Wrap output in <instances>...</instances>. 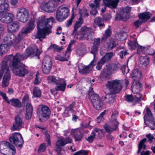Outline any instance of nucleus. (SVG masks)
I'll return each instance as SVG.
<instances>
[{"label": "nucleus", "mask_w": 155, "mask_h": 155, "mask_svg": "<svg viewBox=\"0 0 155 155\" xmlns=\"http://www.w3.org/2000/svg\"><path fill=\"white\" fill-rule=\"evenodd\" d=\"M73 106L71 105L66 108L63 114L64 117H68L70 115V113H73Z\"/></svg>", "instance_id": "c9c22d12"}, {"label": "nucleus", "mask_w": 155, "mask_h": 155, "mask_svg": "<svg viewBox=\"0 0 155 155\" xmlns=\"http://www.w3.org/2000/svg\"><path fill=\"white\" fill-rule=\"evenodd\" d=\"M9 101L10 104L14 107H19L21 106V101L17 99H12Z\"/></svg>", "instance_id": "e433bc0d"}, {"label": "nucleus", "mask_w": 155, "mask_h": 155, "mask_svg": "<svg viewBox=\"0 0 155 155\" xmlns=\"http://www.w3.org/2000/svg\"><path fill=\"white\" fill-rule=\"evenodd\" d=\"M151 16V14L147 12L140 13L138 15L140 19L143 22H146L148 20Z\"/></svg>", "instance_id": "c756f323"}, {"label": "nucleus", "mask_w": 155, "mask_h": 155, "mask_svg": "<svg viewBox=\"0 0 155 155\" xmlns=\"http://www.w3.org/2000/svg\"><path fill=\"white\" fill-rule=\"evenodd\" d=\"M128 44L130 49L132 50L135 49L138 45L136 40L134 41H130Z\"/></svg>", "instance_id": "58836bf2"}, {"label": "nucleus", "mask_w": 155, "mask_h": 155, "mask_svg": "<svg viewBox=\"0 0 155 155\" xmlns=\"http://www.w3.org/2000/svg\"><path fill=\"white\" fill-rule=\"evenodd\" d=\"M113 56L114 53L112 52L106 54L103 58L107 61L110 60Z\"/></svg>", "instance_id": "49530a36"}, {"label": "nucleus", "mask_w": 155, "mask_h": 155, "mask_svg": "<svg viewBox=\"0 0 155 155\" xmlns=\"http://www.w3.org/2000/svg\"><path fill=\"white\" fill-rule=\"evenodd\" d=\"M12 71L15 75L20 76H24L28 72L26 68H12Z\"/></svg>", "instance_id": "cd10ccee"}, {"label": "nucleus", "mask_w": 155, "mask_h": 155, "mask_svg": "<svg viewBox=\"0 0 155 155\" xmlns=\"http://www.w3.org/2000/svg\"><path fill=\"white\" fill-rule=\"evenodd\" d=\"M63 49L62 47H59L56 45L51 44L48 48V49H51L53 50L54 51L60 52Z\"/></svg>", "instance_id": "ea45409f"}, {"label": "nucleus", "mask_w": 155, "mask_h": 155, "mask_svg": "<svg viewBox=\"0 0 155 155\" xmlns=\"http://www.w3.org/2000/svg\"><path fill=\"white\" fill-rule=\"evenodd\" d=\"M80 11H79V13L80 14L81 17V16H84V17H86L88 16V14L87 12V10L86 9H84L82 13H80Z\"/></svg>", "instance_id": "680f3d73"}, {"label": "nucleus", "mask_w": 155, "mask_h": 155, "mask_svg": "<svg viewBox=\"0 0 155 155\" xmlns=\"http://www.w3.org/2000/svg\"><path fill=\"white\" fill-rule=\"evenodd\" d=\"M92 71L91 68H78L79 72L81 74H86Z\"/></svg>", "instance_id": "a18cd8bd"}, {"label": "nucleus", "mask_w": 155, "mask_h": 155, "mask_svg": "<svg viewBox=\"0 0 155 155\" xmlns=\"http://www.w3.org/2000/svg\"><path fill=\"white\" fill-rule=\"evenodd\" d=\"M10 144L6 141H3L0 143V151L8 149Z\"/></svg>", "instance_id": "79ce46f5"}, {"label": "nucleus", "mask_w": 155, "mask_h": 155, "mask_svg": "<svg viewBox=\"0 0 155 155\" xmlns=\"http://www.w3.org/2000/svg\"><path fill=\"white\" fill-rule=\"evenodd\" d=\"M26 111L32 112L33 108L32 106L30 103H28L26 104Z\"/></svg>", "instance_id": "4d7b16f0"}, {"label": "nucleus", "mask_w": 155, "mask_h": 155, "mask_svg": "<svg viewBox=\"0 0 155 155\" xmlns=\"http://www.w3.org/2000/svg\"><path fill=\"white\" fill-rule=\"evenodd\" d=\"M74 15L73 14L71 18L67 21V23L66 24V26L67 27H69L71 25L72 21L74 19Z\"/></svg>", "instance_id": "603ef678"}, {"label": "nucleus", "mask_w": 155, "mask_h": 155, "mask_svg": "<svg viewBox=\"0 0 155 155\" xmlns=\"http://www.w3.org/2000/svg\"><path fill=\"white\" fill-rule=\"evenodd\" d=\"M47 80L48 83L58 85L56 87L57 90L64 91L66 84L63 79L56 77L54 76H50L48 77Z\"/></svg>", "instance_id": "20e7f679"}, {"label": "nucleus", "mask_w": 155, "mask_h": 155, "mask_svg": "<svg viewBox=\"0 0 155 155\" xmlns=\"http://www.w3.org/2000/svg\"><path fill=\"white\" fill-rule=\"evenodd\" d=\"M106 110H104L102 112L100 115L97 118V120L98 123H100L104 119L103 116L106 113Z\"/></svg>", "instance_id": "8fccbe9b"}, {"label": "nucleus", "mask_w": 155, "mask_h": 155, "mask_svg": "<svg viewBox=\"0 0 155 155\" xmlns=\"http://www.w3.org/2000/svg\"><path fill=\"white\" fill-rule=\"evenodd\" d=\"M32 114V112L26 111L25 118L26 119L29 120L31 119Z\"/></svg>", "instance_id": "338daca9"}, {"label": "nucleus", "mask_w": 155, "mask_h": 155, "mask_svg": "<svg viewBox=\"0 0 155 155\" xmlns=\"http://www.w3.org/2000/svg\"><path fill=\"white\" fill-rule=\"evenodd\" d=\"M121 82V81L117 79L107 81L106 86L111 93L107 94L102 97L104 102L111 104L114 102L115 94L119 93L122 89Z\"/></svg>", "instance_id": "f03ea898"}, {"label": "nucleus", "mask_w": 155, "mask_h": 155, "mask_svg": "<svg viewBox=\"0 0 155 155\" xmlns=\"http://www.w3.org/2000/svg\"><path fill=\"white\" fill-rule=\"evenodd\" d=\"M126 100L128 102H130L132 101H134V98L131 95H127L126 97Z\"/></svg>", "instance_id": "69168bd1"}, {"label": "nucleus", "mask_w": 155, "mask_h": 155, "mask_svg": "<svg viewBox=\"0 0 155 155\" xmlns=\"http://www.w3.org/2000/svg\"><path fill=\"white\" fill-rule=\"evenodd\" d=\"M127 54V51H121L119 53V55L120 56V58L121 59H122L123 58L124 56H125Z\"/></svg>", "instance_id": "0e129e2a"}, {"label": "nucleus", "mask_w": 155, "mask_h": 155, "mask_svg": "<svg viewBox=\"0 0 155 155\" xmlns=\"http://www.w3.org/2000/svg\"><path fill=\"white\" fill-rule=\"evenodd\" d=\"M39 74L38 72L36 75V78L34 82L35 84H38L40 83L41 80L39 77Z\"/></svg>", "instance_id": "864d4df0"}, {"label": "nucleus", "mask_w": 155, "mask_h": 155, "mask_svg": "<svg viewBox=\"0 0 155 155\" xmlns=\"http://www.w3.org/2000/svg\"><path fill=\"white\" fill-rule=\"evenodd\" d=\"M23 119L19 116H17L15 117V121L11 129L12 131L19 130L22 127L23 124Z\"/></svg>", "instance_id": "2eb2a0df"}, {"label": "nucleus", "mask_w": 155, "mask_h": 155, "mask_svg": "<svg viewBox=\"0 0 155 155\" xmlns=\"http://www.w3.org/2000/svg\"><path fill=\"white\" fill-rule=\"evenodd\" d=\"M110 29H108L106 30L105 33L103 35L101 40L103 41H105L107 38L110 36Z\"/></svg>", "instance_id": "de8ad7c7"}, {"label": "nucleus", "mask_w": 155, "mask_h": 155, "mask_svg": "<svg viewBox=\"0 0 155 155\" xmlns=\"http://www.w3.org/2000/svg\"><path fill=\"white\" fill-rule=\"evenodd\" d=\"M8 155H15L16 153L15 147L11 144H10L8 149Z\"/></svg>", "instance_id": "37998d69"}, {"label": "nucleus", "mask_w": 155, "mask_h": 155, "mask_svg": "<svg viewBox=\"0 0 155 155\" xmlns=\"http://www.w3.org/2000/svg\"><path fill=\"white\" fill-rule=\"evenodd\" d=\"M97 26L99 27L104 26L103 20L101 17H96L94 21V27L96 28Z\"/></svg>", "instance_id": "2f4dec72"}, {"label": "nucleus", "mask_w": 155, "mask_h": 155, "mask_svg": "<svg viewBox=\"0 0 155 155\" xmlns=\"http://www.w3.org/2000/svg\"><path fill=\"white\" fill-rule=\"evenodd\" d=\"M117 45V43L116 41L114 39L110 38L107 41L105 45V47L107 50H109L113 49Z\"/></svg>", "instance_id": "4be33fe9"}, {"label": "nucleus", "mask_w": 155, "mask_h": 155, "mask_svg": "<svg viewBox=\"0 0 155 155\" xmlns=\"http://www.w3.org/2000/svg\"><path fill=\"white\" fill-rule=\"evenodd\" d=\"M146 140V138H144L140 142L138 145V150L137 151V153H139L140 152L142 148L143 149H145L146 148V146L144 143Z\"/></svg>", "instance_id": "4c0bfd02"}, {"label": "nucleus", "mask_w": 155, "mask_h": 155, "mask_svg": "<svg viewBox=\"0 0 155 155\" xmlns=\"http://www.w3.org/2000/svg\"><path fill=\"white\" fill-rule=\"evenodd\" d=\"M72 142V140L69 137L66 138L62 137L59 138L56 143V150L58 153H60L61 147L67 143H71Z\"/></svg>", "instance_id": "4468645a"}, {"label": "nucleus", "mask_w": 155, "mask_h": 155, "mask_svg": "<svg viewBox=\"0 0 155 155\" xmlns=\"http://www.w3.org/2000/svg\"><path fill=\"white\" fill-rule=\"evenodd\" d=\"M131 75L134 80H139L142 78V73L138 68H134L132 71Z\"/></svg>", "instance_id": "393cba45"}, {"label": "nucleus", "mask_w": 155, "mask_h": 155, "mask_svg": "<svg viewBox=\"0 0 155 155\" xmlns=\"http://www.w3.org/2000/svg\"><path fill=\"white\" fill-rule=\"evenodd\" d=\"M131 11V8L127 6L123 8V11L124 13H128Z\"/></svg>", "instance_id": "774afa93"}, {"label": "nucleus", "mask_w": 155, "mask_h": 155, "mask_svg": "<svg viewBox=\"0 0 155 155\" xmlns=\"http://www.w3.org/2000/svg\"><path fill=\"white\" fill-rule=\"evenodd\" d=\"M46 146L45 143H42L40 145L38 150V152L39 153L45 151L46 150Z\"/></svg>", "instance_id": "3c124183"}, {"label": "nucleus", "mask_w": 155, "mask_h": 155, "mask_svg": "<svg viewBox=\"0 0 155 155\" xmlns=\"http://www.w3.org/2000/svg\"><path fill=\"white\" fill-rule=\"evenodd\" d=\"M103 134V130H100L97 128H96L92 131L91 135L88 137L86 140L89 143H91L94 141L96 135H98V137H100V136H101V135Z\"/></svg>", "instance_id": "a211bd4d"}, {"label": "nucleus", "mask_w": 155, "mask_h": 155, "mask_svg": "<svg viewBox=\"0 0 155 155\" xmlns=\"http://www.w3.org/2000/svg\"><path fill=\"white\" fill-rule=\"evenodd\" d=\"M119 2V0H104V4L111 8H116Z\"/></svg>", "instance_id": "b1692460"}, {"label": "nucleus", "mask_w": 155, "mask_h": 155, "mask_svg": "<svg viewBox=\"0 0 155 155\" xmlns=\"http://www.w3.org/2000/svg\"><path fill=\"white\" fill-rule=\"evenodd\" d=\"M83 20L82 17H80L79 19V21L76 22L74 26V29L73 31L74 33L81 26V24L83 23Z\"/></svg>", "instance_id": "c03bdc74"}, {"label": "nucleus", "mask_w": 155, "mask_h": 155, "mask_svg": "<svg viewBox=\"0 0 155 155\" xmlns=\"http://www.w3.org/2000/svg\"><path fill=\"white\" fill-rule=\"evenodd\" d=\"M117 71L116 68H104L101 72L100 77L108 78L109 75L115 73Z\"/></svg>", "instance_id": "aec40b11"}, {"label": "nucleus", "mask_w": 155, "mask_h": 155, "mask_svg": "<svg viewBox=\"0 0 155 155\" xmlns=\"http://www.w3.org/2000/svg\"><path fill=\"white\" fill-rule=\"evenodd\" d=\"M142 89V84L139 81H134L132 86V91L134 93H138Z\"/></svg>", "instance_id": "5701e85b"}, {"label": "nucleus", "mask_w": 155, "mask_h": 155, "mask_svg": "<svg viewBox=\"0 0 155 155\" xmlns=\"http://www.w3.org/2000/svg\"><path fill=\"white\" fill-rule=\"evenodd\" d=\"M4 72H5V74L2 81V86L3 87H5L9 84V81L11 77L10 72L8 68H0V80Z\"/></svg>", "instance_id": "ddd939ff"}, {"label": "nucleus", "mask_w": 155, "mask_h": 155, "mask_svg": "<svg viewBox=\"0 0 155 155\" xmlns=\"http://www.w3.org/2000/svg\"><path fill=\"white\" fill-rule=\"evenodd\" d=\"M100 45V39L97 38L94 39L93 45L98 48Z\"/></svg>", "instance_id": "5fc2aeb1"}, {"label": "nucleus", "mask_w": 155, "mask_h": 155, "mask_svg": "<svg viewBox=\"0 0 155 155\" xmlns=\"http://www.w3.org/2000/svg\"><path fill=\"white\" fill-rule=\"evenodd\" d=\"M114 114H118V112L116 111L114 112L112 115L110 121L111 125H109L106 124L104 126V129L108 133H111L116 130L117 128V125L119 124V123L117 121L115 118Z\"/></svg>", "instance_id": "6e6552de"}, {"label": "nucleus", "mask_w": 155, "mask_h": 155, "mask_svg": "<svg viewBox=\"0 0 155 155\" xmlns=\"http://www.w3.org/2000/svg\"><path fill=\"white\" fill-rule=\"evenodd\" d=\"M41 54L38 48L35 46L33 47H28L26 53L22 55H17L13 57L12 66V68H24V65L20 62V60L27 58L31 55L38 56Z\"/></svg>", "instance_id": "7ed1b4c3"}, {"label": "nucleus", "mask_w": 155, "mask_h": 155, "mask_svg": "<svg viewBox=\"0 0 155 155\" xmlns=\"http://www.w3.org/2000/svg\"><path fill=\"white\" fill-rule=\"evenodd\" d=\"M17 19L22 23H25L29 19L30 14L28 11L24 8H20L18 9L16 15Z\"/></svg>", "instance_id": "39448f33"}, {"label": "nucleus", "mask_w": 155, "mask_h": 155, "mask_svg": "<svg viewBox=\"0 0 155 155\" xmlns=\"http://www.w3.org/2000/svg\"><path fill=\"white\" fill-rule=\"evenodd\" d=\"M52 65L51 58L49 56L45 57L43 61L42 67L45 68H51Z\"/></svg>", "instance_id": "c85d7f7f"}, {"label": "nucleus", "mask_w": 155, "mask_h": 155, "mask_svg": "<svg viewBox=\"0 0 155 155\" xmlns=\"http://www.w3.org/2000/svg\"><path fill=\"white\" fill-rule=\"evenodd\" d=\"M150 58L147 56H141L139 58V61L140 64L146 67L148 64Z\"/></svg>", "instance_id": "7c9ffc66"}, {"label": "nucleus", "mask_w": 155, "mask_h": 155, "mask_svg": "<svg viewBox=\"0 0 155 155\" xmlns=\"http://www.w3.org/2000/svg\"><path fill=\"white\" fill-rule=\"evenodd\" d=\"M89 98L94 107L98 110H101L103 107V103L99 96L92 92L89 93Z\"/></svg>", "instance_id": "0eeeda50"}, {"label": "nucleus", "mask_w": 155, "mask_h": 155, "mask_svg": "<svg viewBox=\"0 0 155 155\" xmlns=\"http://www.w3.org/2000/svg\"><path fill=\"white\" fill-rule=\"evenodd\" d=\"M137 47V53L139 55H142L143 54H147L149 55H153L155 54V51L152 53L150 52H148L147 50L148 49L147 48L142 47L139 45H138Z\"/></svg>", "instance_id": "a878e982"}, {"label": "nucleus", "mask_w": 155, "mask_h": 155, "mask_svg": "<svg viewBox=\"0 0 155 155\" xmlns=\"http://www.w3.org/2000/svg\"><path fill=\"white\" fill-rule=\"evenodd\" d=\"M19 29V23L17 21H14L8 25V30L11 32H15Z\"/></svg>", "instance_id": "bb28decb"}, {"label": "nucleus", "mask_w": 155, "mask_h": 155, "mask_svg": "<svg viewBox=\"0 0 155 155\" xmlns=\"http://www.w3.org/2000/svg\"><path fill=\"white\" fill-rule=\"evenodd\" d=\"M98 48L93 45L91 47V53L94 54L95 56V54L98 50Z\"/></svg>", "instance_id": "052dcab7"}, {"label": "nucleus", "mask_w": 155, "mask_h": 155, "mask_svg": "<svg viewBox=\"0 0 155 155\" xmlns=\"http://www.w3.org/2000/svg\"><path fill=\"white\" fill-rule=\"evenodd\" d=\"M82 134V129L81 128L72 129L71 133L75 138V141H81L83 137Z\"/></svg>", "instance_id": "6ab92c4d"}, {"label": "nucleus", "mask_w": 155, "mask_h": 155, "mask_svg": "<svg viewBox=\"0 0 155 155\" xmlns=\"http://www.w3.org/2000/svg\"><path fill=\"white\" fill-rule=\"evenodd\" d=\"M93 33L92 29L86 26L82 27L78 33V38L81 39L85 38L87 40H90L92 37V34Z\"/></svg>", "instance_id": "1a4fd4ad"}, {"label": "nucleus", "mask_w": 155, "mask_h": 155, "mask_svg": "<svg viewBox=\"0 0 155 155\" xmlns=\"http://www.w3.org/2000/svg\"><path fill=\"white\" fill-rule=\"evenodd\" d=\"M100 0H94V3H92L90 5L91 9L90 13L92 15L95 16L97 13V9L100 5Z\"/></svg>", "instance_id": "412c9836"}, {"label": "nucleus", "mask_w": 155, "mask_h": 155, "mask_svg": "<svg viewBox=\"0 0 155 155\" xmlns=\"http://www.w3.org/2000/svg\"><path fill=\"white\" fill-rule=\"evenodd\" d=\"M86 49L85 46L84 45H81L76 50L77 54L80 56H82L85 53Z\"/></svg>", "instance_id": "473e14b6"}, {"label": "nucleus", "mask_w": 155, "mask_h": 155, "mask_svg": "<svg viewBox=\"0 0 155 155\" xmlns=\"http://www.w3.org/2000/svg\"><path fill=\"white\" fill-rule=\"evenodd\" d=\"M68 58H66L62 57L59 55H57L55 57V58L56 59L58 60H59L60 61H67L68 60Z\"/></svg>", "instance_id": "bf43d9fd"}, {"label": "nucleus", "mask_w": 155, "mask_h": 155, "mask_svg": "<svg viewBox=\"0 0 155 155\" xmlns=\"http://www.w3.org/2000/svg\"><path fill=\"white\" fill-rule=\"evenodd\" d=\"M38 111L44 118V120L48 119L50 115V112L48 107L44 105H41L38 106Z\"/></svg>", "instance_id": "dca6fc26"}, {"label": "nucleus", "mask_w": 155, "mask_h": 155, "mask_svg": "<svg viewBox=\"0 0 155 155\" xmlns=\"http://www.w3.org/2000/svg\"><path fill=\"white\" fill-rule=\"evenodd\" d=\"M143 22L140 19L137 20L134 22V25L137 28H138L139 26Z\"/></svg>", "instance_id": "13d9d810"}, {"label": "nucleus", "mask_w": 155, "mask_h": 155, "mask_svg": "<svg viewBox=\"0 0 155 155\" xmlns=\"http://www.w3.org/2000/svg\"><path fill=\"white\" fill-rule=\"evenodd\" d=\"M29 33L23 28L18 34V38H17L18 40H19V42L25 37Z\"/></svg>", "instance_id": "72a5a7b5"}, {"label": "nucleus", "mask_w": 155, "mask_h": 155, "mask_svg": "<svg viewBox=\"0 0 155 155\" xmlns=\"http://www.w3.org/2000/svg\"><path fill=\"white\" fill-rule=\"evenodd\" d=\"M69 14L68 9L62 6L57 9L55 16L56 19L59 22H61L67 18Z\"/></svg>", "instance_id": "423d86ee"}, {"label": "nucleus", "mask_w": 155, "mask_h": 155, "mask_svg": "<svg viewBox=\"0 0 155 155\" xmlns=\"http://www.w3.org/2000/svg\"><path fill=\"white\" fill-rule=\"evenodd\" d=\"M144 120L147 125L148 124H150V126L151 129L153 130L155 129V122L154 121V119L151 111L148 107L146 108L144 116Z\"/></svg>", "instance_id": "9b49d317"}, {"label": "nucleus", "mask_w": 155, "mask_h": 155, "mask_svg": "<svg viewBox=\"0 0 155 155\" xmlns=\"http://www.w3.org/2000/svg\"><path fill=\"white\" fill-rule=\"evenodd\" d=\"M135 94H136L134 96V101L135 102H138L141 101L142 99V95L139 93Z\"/></svg>", "instance_id": "09e8293b"}, {"label": "nucleus", "mask_w": 155, "mask_h": 155, "mask_svg": "<svg viewBox=\"0 0 155 155\" xmlns=\"http://www.w3.org/2000/svg\"><path fill=\"white\" fill-rule=\"evenodd\" d=\"M9 140L16 147H21L23 143V140L21 134L19 133L15 132L9 138Z\"/></svg>", "instance_id": "f8f14e48"}, {"label": "nucleus", "mask_w": 155, "mask_h": 155, "mask_svg": "<svg viewBox=\"0 0 155 155\" xmlns=\"http://www.w3.org/2000/svg\"><path fill=\"white\" fill-rule=\"evenodd\" d=\"M5 4H8L7 3L5 2V0H0V9L1 10L3 9L4 8V5Z\"/></svg>", "instance_id": "e2e57ef3"}, {"label": "nucleus", "mask_w": 155, "mask_h": 155, "mask_svg": "<svg viewBox=\"0 0 155 155\" xmlns=\"http://www.w3.org/2000/svg\"><path fill=\"white\" fill-rule=\"evenodd\" d=\"M3 40L4 43L3 45L5 48L19 42V40L11 32L9 33L6 36L4 37Z\"/></svg>", "instance_id": "9d476101"}, {"label": "nucleus", "mask_w": 155, "mask_h": 155, "mask_svg": "<svg viewBox=\"0 0 155 155\" xmlns=\"http://www.w3.org/2000/svg\"><path fill=\"white\" fill-rule=\"evenodd\" d=\"M35 27V25L34 21L31 20L29 22L28 26L24 28L30 33L34 29Z\"/></svg>", "instance_id": "f704fd0d"}, {"label": "nucleus", "mask_w": 155, "mask_h": 155, "mask_svg": "<svg viewBox=\"0 0 155 155\" xmlns=\"http://www.w3.org/2000/svg\"><path fill=\"white\" fill-rule=\"evenodd\" d=\"M55 3L54 1L51 0L47 3H44L41 5V8L45 12H52L54 10Z\"/></svg>", "instance_id": "f3484780"}, {"label": "nucleus", "mask_w": 155, "mask_h": 155, "mask_svg": "<svg viewBox=\"0 0 155 155\" xmlns=\"http://www.w3.org/2000/svg\"><path fill=\"white\" fill-rule=\"evenodd\" d=\"M33 94L35 97H39L41 94V90L39 87H35L33 88Z\"/></svg>", "instance_id": "a19ab883"}, {"label": "nucleus", "mask_w": 155, "mask_h": 155, "mask_svg": "<svg viewBox=\"0 0 155 155\" xmlns=\"http://www.w3.org/2000/svg\"><path fill=\"white\" fill-rule=\"evenodd\" d=\"M106 61L103 58L98 63L97 66H96L97 68L98 67L99 68H101L103 65Z\"/></svg>", "instance_id": "6e6d98bb"}, {"label": "nucleus", "mask_w": 155, "mask_h": 155, "mask_svg": "<svg viewBox=\"0 0 155 155\" xmlns=\"http://www.w3.org/2000/svg\"><path fill=\"white\" fill-rule=\"evenodd\" d=\"M54 20L52 17L46 18L45 16H42L38 18L37 21L38 31L35 38L41 41V38H45L47 35L51 33L52 28L51 25Z\"/></svg>", "instance_id": "f257e3e1"}]
</instances>
